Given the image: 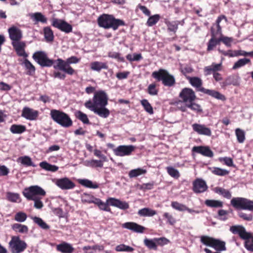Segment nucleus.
Here are the masks:
<instances>
[{
    "label": "nucleus",
    "instance_id": "nucleus-1",
    "mask_svg": "<svg viewBox=\"0 0 253 253\" xmlns=\"http://www.w3.org/2000/svg\"><path fill=\"white\" fill-rule=\"evenodd\" d=\"M79 61V59L75 56H71L66 60L58 58L54 60L53 68L63 71L68 75H72L75 73V71L70 66V64L78 63Z\"/></svg>",
    "mask_w": 253,
    "mask_h": 253
},
{
    "label": "nucleus",
    "instance_id": "nucleus-2",
    "mask_svg": "<svg viewBox=\"0 0 253 253\" xmlns=\"http://www.w3.org/2000/svg\"><path fill=\"white\" fill-rule=\"evenodd\" d=\"M98 23L100 27L105 29L112 28L117 30L119 26L125 25L124 22L120 19H115L113 16L103 14L98 19Z\"/></svg>",
    "mask_w": 253,
    "mask_h": 253
},
{
    "label": "nucleus",
    "instance_id": "nucleus-3",
    "mask_svg": "<svg viewBox=\"0 0 253 253\" xmlns=\"http://www.w3.org/2000/svg\"><path fill=\"white\" fill-rule=\"evenodd\" d=\"M50 115L54 121L62 126L67 127L72 125L71 119L64 112L53 109L51 110Z\"/></svg>",
    "mask_w": 253,
    "mask_h": 253
},
{
    "label": "nucleus",
    "instance_id": "nucleus-4",
    "mask_svg": "<svg viewBox=\"0 0 253 253\" xmlns=\"http://www.w3.org/2000/svg\"><path fill=\"white\" fill-rule=\"evenodd\" d=\"M222 18H224V17H219L216 20L217 24L215 26L216 31L215 32L214 31V26L212 27L211 29V38L208 42L207 48L208 51L212 50L213 48L220 42L218 35L219 36H221V29L219 24Z\"/></svg>",
    "mask_w": 253,
    "mask_h": 253
},
{
    "label": "nucleus",
    "instance_id": "nucleus-5",
    "mask_svg": "<svg viewBox=\"0 0 253 253\" xmlns=\"http://www.w3.org/2000/svg\"><path fill=\"white\" fill-rule=\"evenodd\" d=\"M108 96L104 91L99 90L94 93L93 98V102L90 100L86 101L84 105L86 108V105L88 103L91 104L88 105L90 106H94L95 107H105L108 104Z\"/></svg>",
    "mask_w": 253,
    "mask_h": 253
},
{
    "label": "nucleus",
    "instance_id": "nucleus-6",
    "mask_svg": "<svg viewBox=\"0 0 253 253\" xmlns=\"http://www.w3.org/2000/svg\"><path fill=\"white\" fill-rule=\"evenodd\" d=\"M200 241L203 244L212 247L217 251H223L226 250L225 243L208 236H203Z\"/></svg>",
    "mask_w": 253,
    "mask_h": 253
},
{
    "label": "nucleus",
    "instance_id": "nucleus-7",
    "mask_svg": "<svg viewBox=\"0 0 253 253\" xmlns=\"http://www.w3.org/2000/svg\"><path fill=\"white\" fill-rule=\"evenodd\" d=\"M8 245L11 253H21L24 252L27 247L26 242L17 236H12Z\"/></svg>",
    "mask_w": 253,
    "mask_h": 253
},
{
    "label": "nucleus",
    "instance_id": "nucleus-8",
    "mask_svg": "<svg viewBox=\"0 0 253 253\" xmlns=\"http://www.w3.org/2000/svg\"><path fill=\"white\" fill-rule=\"evenodd\" d=\"M152 76L158 81H162L164 84L166 86H172L175 82L174 77L164 69H160L158 71L153 72Z\"/></svg>",
    "mask_w": 253,
    "mask_h": 253
},
{
    "label": "nucleus",
    "instance_id": "nucleus-9",
    "mask_svg": "<svg viewBox=\"0 0 253 253\" xmlns=\"http://www.w3.org/2000/svg\"><path fill=\"white\" fill-rule=\"evenodd\" d=\"M33 59L42 67H50L54 65V61L49 59L44 51H37L32 56Z\"/></svg>",
    "mask_w": 253,
    "mask_h": 253
},
{
    "label": "nucleus",
    "instance_id": "nucleus-10",
    "mask_svg": "<svg viewBox=\"0 0 253 253\" xmlns=\"http://www.w3.org/2000/svg\"><path fill=\"white\" fill-rule=\"evenodd\" d=\"M231 204L236 209L253 211V201L244 198H234Z\"/></svg>",
    "mask_w": 253,
    "mask_h": 253
},
{
    "label": "nucleus",
    "instance_id": "nucleus-11",
    "mask_svg": "<svg viewBox=\"0 0 253 253\" xmlns=\"http://www.w3.org/2000/svg\"><path fill=\"white\" fill-rule=\"evenodd\" d=\"M23 194L28 200H34V198H39L38 196H44L45 192L41 187L35 185L25 188Z\"/></svg>",
    "mask_w": 253,
    "mask_h": 253
},
{
    "label": "nucleus",
    "instance_id": "nucleus-12",
    "mask_svg": "<svg viewBox=\"0 0 253 253\" xmlns=\"http://www.w3.org/2000/svg\"><path fill=\"white\" fill-rule=\"evenodd\" d=\"M134 149L135 146L131 145H120L116 148L113 149V152L117 156L124 157L130 155Z\"/></svg>",
    "mask_w": 253,
    "mask_h": 253
},
{
    "label": "nucleus",
    "instance_id": "nucleus-13",
    "mask_svg": "<svg viewBox=\"0 0 253 253\" xmlns=\"http://www.w3.org/2000/svg\"><path fill=\"white\" fill-rule=\"evenodd\" d=\"M54 183L62 190L72 189L75 186L74 183L67 177L56 179Z\"/></svg>",
    "mask_w": 253,
    "mask_h": 253
},
{
    "label": "nucleus",
    "instance_id": "nucleus-14",
    "mask_svg": "<svg viewBox=\"0 0 253 253\" xmlns=\"http://www.w3.org/2000/svg\"><path fill=\"white\" fill-rule=\"evenodd\" d=\"M179 97L186 105L191 101H194L196 99L195 92L192 89L189 88H183L179 94Z\"/></svg>",
    "mask_w": 253,
    "mask_h": 253
},
{
    "label": "nucleus",
    "instance_id": "nucleus-15",
    "mask_svg": "<svg viewBox=\"0 0 253 253\" xmlns=\"http://www.w3.org/2000/svg\"><path fill=\"white\" fill-rule=\"evenodd\" d=\"M52 25L66 33H69L72 31V26L70 24L60 19H53Z\"/></svg>",
    "mask_w": 253,
    "mask_h": 253
},
{
    "label": "nucleus",
    "instance_id": "nucleus-16",
    "mask_svg": "<svg viewBox=\"0 0 253 253\" xmlns=\"http://www.w3.org/2000/svg\"><path fill=\"white\" fill-rule=\"evenodd\" d=\"M11 44L17 54L19 56L26 58L28 54L25 52L26 43L23 41L12 42Z\"/></svg>",
    "mask_w": 253,
    "mask_h": 253
},
{
    "label": "nucleus",
    "instance_id": "nucleus-17",
    "mask_svg": "<svg viewBox=\"0 0 253 253\" xmlns=\"http://www.w3.org/2000/svg\"><path fill=\"white\" fill-rule=\"evenodd\" d=\"M107 203L113 207L125 210L129 208V204L125 202L114 198H109L106 200Z\"/></svg>",
    "mask_w": 253,
    "mask_h": 253
},
{
    "label": "nucleus",
    "instance_id": "nucleus-18",
    "mask_svg": "<svg viewBox=\"0 0 253 253\" xmlns=\"http://www.w3.org/2000/svg\"><path fill=\"white\" fill-rule=\"evenodd\" d=\"M90 104V103L87 104L86 108L97 114L100 117L107 118L109 116L110 111L107 108H105V107H95L94 106H90L88 105Z\"/></svg>",
    "mask_w": 253,
    "mask_h": 253
},
{
    "label": "nucleus",
    "instance_id": "nucleus-19",
    "mask_svg": "<svg viewBox=\"0 0 253 253\" xmlns=\"http://www.w3.org/2000/svg\"><path fill=\"white\" fill-rule=\"evenodd\" d=\"M192 127L193 130L200 135L208 136H210L211 135V129L204 125L195 123L192 125Z\"/></svg>",
    "mask_w": 253,
    "mask_h": 253
},
{
    "label": "nucleus",
    "instance_id": "nucleus-20",
    "mask_svg": "<svg viewBox=\"0 0 253 253\" xmlns=\"http://www.w3.org/2000/svg\"><path fill=\"white\" fill-rule=\"evenodd\" d=\"M9 38L12 42L20 41L22 38L21 30L15 26H12L8 30Z\"/></svg>",
    "mask_w": 253,
    "mask_h": 253
},
{
    "label": "nucleus",
    "instance_id": "nucleus-21",
    "mask_svg": "<svg viewBox=\"0 0 253 253\" xmlns=\"http://www.w3.org/2000/svg\"><path fill=\"white\" fill-rule=\"evenodd\" d=\"M39 112L30 108L25 107L22 110L21 116L28 120H35L37 118Z\"/></svg>",
    "mask_w": 253,
    "mask_h": 253
},
{
    "label": "nucleus",
    "instance_id": "nucleus-22",
    "mask_svg": "<svg viewBox=\"0 0 253 253\" xmlns=\"http://www.w3.org/2000/svg\"><path fill=\"white\" fill-rule=\"evenodd\" d=\"M206 182L202 179L198 178L193 182V191L197 193H202L207 190Z\"/></svg>",
    "mask_w": 253,
    "mask_h": 253
},
{
    "label": "nucleus",
    "instance_id": "nucleus-23",
    "mask_svg": "<svg viewBox=\"0 0 253 253\" xmlns=\"http://www.w3.org/2000/svg\"><path fill=\"white\" fill-rule=\"evenodd\" d=\"M230 230L233 234H238L242 239L247 238L250 235V233L242 225L232 226L230 227Z\"/></svg>",
    "mask_w": 253,
    "mask_h": 253
},
{
    "label": "nucleus",
    "instance_id": "nucleus-24",
    "mask_svg": "<svg viewBox=\"0 0 253 253\" xmlns=\"http://www.w3.org/2000/svg\"><path fill=\"white\" fill-rule=\"evenodd\" d=\"M122 227L137 233H142L145 229L143 226L132 222H126L122 225Z\"/></svg>",
    "mask_w": 253,
    "mask_h": 253
},
{
    "label": "nucleus",
    "instance_id": "nucleus-25",
    "mask_svg": "<svg viewBox=\"0 0 253 253\" xmlns=\"http://www.w3.org/2000/svg\"><path fill=\"white\" fill-rule=\"evenodd\" d=\"M193 151L208 157H212L213 155V152L209 147L195 146L193 148Z\"/></svg>",
    "mask_w": 253,
    "mask_h": 253
},
{
    "label": "nucleus",
    "instance_id": "nucleus-26",
    "mask_svg": "<svg viewBox=\"0 0 253 253\" xmlns=\"http://www.w3.org/2000/svg\"><path fill=\"white\" fill-rule=\"evenodd\" d=\"M199 90L201 92L209 94V95L211 96L212 97H213L215 98H216L217 99L221 100H225V96L218 91H215L213 90L205 89L203 87H202L200 89H199Z\"/></svg>",
    "mask_w": 253,
    "mask_h": 253
},
{
    "label": "nucleus",
    "instance_id": "nucleus-27",
    "mask_svg": "<svg viewBox=\"0 0 253 253\" xmlns=\"http://www.w3.org/2000/svg\"><path fill=\"white\" fill-rule=\"evenodd\" d=\"M221 70V63L219 64L213 63L211 65L205 67L204 72L205 75L207 76L211 74V73L214 74L217 71H220Z\"/></svg>",
    "mask_w": 253,
    "mask_h": 253
},
{
    "label": "nucleus",
    "instance_id": "nucleus-28",
    "mask_svg": "<svg viewBox=\"0 0 253 253\" xmlns=\"http://www.w3.org/2000/svg\"><path fill=\"white\" fill-rule=\"evenodd\" d=\"M57 251L62 253H72L74 250L72 246L66 242H63L56 246Z\"/></svg>",
    "mask_w": 253,
    "mask_h": 253
},
{
    "label": "nucleus",
    "instance_id": "nucleus-29",
    "mask_svg": "<svg viewBox=\"0 0 253 253\" xmlns=\"http://www.w3.org/2000/svg\"><path fill=\"white\" fill-rule=\"evenodd\" d=\"M6 199L7 201L12 203H20L22 201L19 193L12 192H7L6 193Z\"/></svg>",
    "mask_w": 253,
    "mask_h": 253
},
{
    "label": "nucleus",
    "instance_id": "nucleus-30",
    "mask_svg": "<svg viewBox=\"0 0 253 253\" xmlns=\"http://www.w3.org/2000/svg\"><path fill=\"white\" fill-rule=\"evenodd\" d=\"M90 69L92 70L99 72L102 69H107L108 65L106 63L94 61L91 63Z\"/></svg>",
    "mask_w": 253,
    "mask_h": 253
},
{
    "label": "nucleus",
    "instance_id": "nucleus-31",
    "mask_svg": "<svg viewBox=\"0 0 253 253\" xmlns=\"http://www.w3.org/2000/svg\"><path fill=\"white\" fill-rule=\"evenodd\" d=\"M22 65L24 67L25 70L27 72V74L33 75L35 72V67L27 59H24Z\"/></svg>",
    "mask_w": 253,
    "mask_h": 253
},
{
    "label": "nucleus",
    "instance_id": "nucleus-32",
    "mask_svg": "<svg viewBox=\"0 0 253 253\" xmlns=\"http://www.w3.org/2000/svg\"><path fill=\"white\" fill-rule=\"evenodd\" d=\"M39 165L41 168L47 171L55 172L58 169L57 166L51 165L45 161L41 162Z\"/></svg>",
    "mask_w": 253,
    "mask_h": 253
},
{
    "label": "nucleus",
    "instance_id": "nucleus-33",
    "mask_svg": "<svg viewBox=\"0 0 253 253\" xmlns=\"http://www.w3.org/2000/svg\"><path fill=\"white\" fill-rule=\"evenodd\" d=\"M17 162L18 163H21V164L27 167L32 166L33 167H35L36 166L32 162L31 158L27 156L19 157L17 160Z\"/></svg>",
    "mask_w": 253,
    "mask_h": 253
},
{
    "label": "nucleus",
    "instance_id": "nucleus-34",
    "mask_svg": "<svg viewBox=\"0 0 253 253\" xmlns=\"http://www.w3.org/2000/svg\"><path fill=\"white\" fill-rule=\"evenodd\" d=\"M138 214L141 216H153L156 211L149 208H145L138 211Z\"/></svg>",
    "mask_w": 253,
    "mask_h": 253
},
{
    "label": "nucleus",
    "instance_id": "nucleus-35",
    "mask_svg": "<svg viewBox=\"0 0 253 253\" xmlns=\"http://www.w3.org/2000/svg\"><path fill=\"white\" fill-rule=\"evenodd\" d=\"M213 191L216 193L220 195L227 199H229L231 198V194L230 192L228 190L221 187H217L214 188Z\"/></svg>",
    "mask_w": 253,
    "mask_h": 253
},
{
    "label": "nucleus",
    "instance_id": "nucleus-36",
    "mask_svg": "<svg viewBox=\"0 0 253 253\" xmlns=\"http://www.w3.org/2000/svg\"><path fill=\"white\" fill-rule=\"evenodd\" d=\"M12 229L15 232L20 233H27L28 232V228L26 225L19 223H14L11 226Z\"/></svg>",
    "mask_w": 253,
    "mask_h": 253
},
{
    "label": "nucleus",
    "instance_id": "nucleus-37",
    "mask_svg": "<svg viewBox=\"0 0 253 253\" xmlns=\"http://www.w3.org/2000/svg\"><path fill=\"white\" fill-rule=\"evenodd\" d=\"M79 182L82 185H83L86 187L92 188V189H96L98 188V185L96 183H93L91 181L86 179H79Z\"/></svg>",
    "mask_w": 253,
    "mask_h": 253
},
{
    "label": "nucleus",
    "instance_id": "nucleus-38",
    "mask_svg": "<svg viewBox=\"0 0 253 253\" xmlns=\"http://www.w3.org/2000/svg\"><path fill=\"white\" fill-rule=\"evenodd\" d=\"M10 131L14 134H20L26 130V127L23 125H13L10 128Z\"/></svg>",
    "mask_w": 253,
    "mask_h": 253
},
{
    "label": "nucleus",
    "instance_id": "nucleus-39",
    "mask_svg": "<svg viewBox=\"0 0 253 253\" xmlns=\"http://www.w3.org/2000/svg\"><path fill=\"white\" fill-rule=\"evenodd\" d=\"M205 203L207 206L211 208H221L223 206L222 202L219 200H206Z\"/></svg>",
    "mask_w": 253,
    "mask_h": 253
},
{
    "label": "nucleus",
    "instance_id": "nucleus-40",
    "mask_svg": "<svg viewBox=\"0 0 253 253\" xmlns=\"http://www.w3.org/2000/svg\"><path fill=\"white\" fill-rule=\"evenodd\" d=\"M187 79L193 86L200 88V89L202 88V81L200 78L198 77H188Z\"/></svg>",
    "mask_w": 253,
    "mask_h": 253
},
{
    "label": "nucleus",
    "instance_id": "nucleus-41",
    "mask_svg": "<svg viewBox=\"0 0 253 253\" xmlns=\"http://www.w3.org/2000/svg\"><path fill=\"white\" fill-rule=\"evenodd\" d=\"M146 173V170L138 168L131 170L128 173V175L130 178L135 177L140 175L144 174Z\"/></svg>",
    "mask_w": 253,
    "mask_h": 253
},
{
    "label": "nucleus",
    "instance_id": "nucleus-42",
    "mask_svg": "<svg viewBox=\"0 0 253 253\" xmlns=\"http://www.w3.org/2000/svg\"><path fill=\"white\" fill-rule=\"evenodd\" d=\"M84 165L87 167L101 168L103 166V163H102V161L97 160H91L86 161L84 162Z\"/></svg>",
    "mask_w": 253,
    "mask_h": 253
},
{
    "label": "nucleus",
    "instance_id": "nucleus-43",
    "mask_svg": "<svg viewBox=\"0 0 253 253\" xmlns=\"http://www.w3.org/2000/svg\"><path fill=\"white\" fill-rule=\"evenodd\" d=\"M44 38L46 41L51 42L53 40L54 36L51 29L48 27H45L43 29Z\"/></svg>",
    "mask_w": 253,
    "mask_h": 253
},
{
    "label": "nucleus",
    "instance_id": "nucleus-44",
    "mask_svg": "<svg viewBox=\"0 0 253 253\" xmlns=\"http://www.w3.org/2000/svg\"><path fill=\"white\" fill-rule=\"evenodd\" d=\"M186 107L197 113H201L202 112V109L201 106L198 104L194 102V101H191V102H189L186 105Z\"/></svg>",
    "mask_w": 253,
    "mask_h": 253
},
{
    "label": "nucleus",
    "instance_id": "nucleus-45",
    "mask_svg": "<svg viewBox=\"0 0 253 253\" xmlns=\"http://www.w3.org/2000/svg\"><path fill=\"white\" fill-rule=\"evenodd\" d=\"M115 250L117 252H126L127 253H131L134 251V249L130 246L126 245L125 244H120L118 245L115 248Z\"/></svg>",
    "mask_w": 253,
    "mask_h": 253
},
{
    "label": "nucleus",
    "instance_id": "nucleus-46",
    "mask_svg": "<svg viewBox=\"0 0 253 253\" xmlns=\"http://www.w3.org/2000/svg\"><path fill=\"white\" fill-rule=\"evenodd\" d=\"M27 218V214L23 211H19L16 213L14 215V220L18 222H24Z\"/></svg>",
    "mask_w": 253,
    "mask_h": 253
},
{
    "label": "nucleus",
    "instance_id": "nucleus-47",
    "mask_svg": "<svg viewBox=\"0 0 253 253\" xmlns=\"http://www.w3.org/2000/svg\"><path fill=\"white\" fill-rule=\"evenodd\" d=\"M75 115L76 117L81 121L83 123L88 124H89V120L85 114L83 113L80 111H78L76 112Z\"/></svg>",
    "mask_w": 253,
    "mask_h": 253
},
{
    "label": "nucleus",
    "instance_id": "nucleus-48",
    "mask_svg": "<svg viewBox=\"0 0 253 253\" xmlns=\"http://www.w3.org/2000/svg\"><path fill=\"white\" fill-rule=\"evenodd\" d=\"M32 17L37 22H41L43 23H46L47 22L46 17L40 12H36L33 14Z\"/></svg>",
    "mask_w": 253,
    "mask_h": 253
},
{
    "label": "nucleus",
    "instance_id": "nucleus-49",
    "mask_svg": "<svg viewBox=\"0 0 253 253\" xmlns=\"http://www.w3.org/2000/svg\"><path fill=\"white\" fill-rule=\"evenodd\" d=\"M245 241V248L250 251L253 252V237L250 233L247 238L244 239Z\"/></svg>",
    "mask_w": 253,
    "mask_h": 253
},
{
    "label": "nucleus",
    "instance_id": "nucleus-50",
    "mask_svg": "<svg viewBox=\"0 0 253 253\" xmlns=\"http://www.w3.org/2000/svg\"><path fill=\"white\" fill-rule=\"evenodd\" d=\"M33 221L38 224L43 229H48L49 228V226L43 220L38 217H32Z\"/></svg>",
    "mask_w": 253,
    "mask_h": 253
},
{
    "label": "nucleus",
    "instance_id": "nucleus-51",
    "mask_svg": "<svg viewBox=\"0 0 253 253\" xmlns=\"http://www.w3.org/2000/svg\"><path fill=\"white\" fill-rule=\"evenodd\" d=\"M250 62V60L247 58L240 59L235 63L233 69H236L246 65Z\"/></svg>",
    "mask_w": 253,
    "mask_h": 253
},
{
    "label": "nucleus",
    "instance_id": "nucleus-52",
    "mask_svg": "<svg viewBox=\"0 0 253 253\" xmlns=\"http://www.w3.org/2000/svg\"><path fill=\"white\" fill-rule=\"evenodd\" d=\"M211 172L213 174L219 176H224L229 173L228 170L216 167L213 168L211 170Z\"/></svg>",
    "mask_w": 253,
    "mask_h": 253
},
{
    "label": "nucleus",
    "instance_id": "nucleus-53",
    "mask_svg": "<svg viewBox=\"0 0 253 253\" xmlns=\"http://www.w3.org/2000/svg\"><path fill=\"white\" fill-rule=\"evenodd\" d=\"M160 16L159 14H155L150 16L147 22V24L148 26H152L155 25L160 20Z\"/></svg>",
    "mask_w": 253,
    "mask_h": 253
},
{
    "label": "nucleus",
    "instance_id": "nucleus-54",
    "mask_svg": "<svg viewBox=\"0 0 253 253\" xmlns=\"http://www.w3.org/2000/svg\"><path fill=\"white\" fill-rule=\"evenodd\" d=\"M141 104L143 106L144 109L146 112H147L150 114H152L153 113V108L147 100H142L141 101Z\"/></svg>",
    "mask_w": 253,
    "mask_h": 253
},
{
    "label": "nucleus",
    "instance_id": "nucleus-55",
    "mask_svg": "<svg viewBox=\"0 0 253 253\" xmlns=\"http://www.w3.org/2000/svg\"><path fill=\"white\" fill-rule=\"evenodd\" d=\"M167 172L169 173V175H170L171 177L175 178H178L180 176V173L179 171L171 167H168L167 168Z\"/></svg>",
    "mask_w": 253,
    "mask_h": 253
},
{
    "label": "nucleus",
    "instance_id": "nucleus-56",
    "mask_svg": "<svg viewBox=\"0 0 253 253\" xmlns=\"http://www.w3.org/2000/svg\"><path fill=\"white\" fill-rule=\"evenodd\" d=\"M156 243L157 242L155 241V239L153 240H150L146 238L144 240V245L150 249H157V245Z\"/></svg>",
    "mask_w": 253,
    "mask_h": 253
},
{
    "label": "nucleus",
    "instance_id": "nucleus-57",
    "mask_svg": "<svg viewBox=\"0 0 253 253\" xmlns=\"http://www.w3.org/2000/svg\"><path fill=\"white\" fill-rule=\"evenodd\" d=\"M235 133L238 142L243 143L245 139V132L240 128H237L235 130Z\"/></svg>",
    "mask_w": 253,
    "mask_h": 253
},
{
    "label": "nucleus",
    "instance_id": "nucleus-58",
    "mask_svg": "<svg viewBox=\"0 0 253 253\" xmlns=\"http://www.w3.org/2000/svg\"><path fill=\"white\" fill-rule=\"evenodd\" d=\"M108 56L109 57L117 59L118 61L124 62L125 59L124 57H121L120 53L115 51H110Z\"/></svg>",
    "mask_w": 253,
    "mask_h": 253
},
{
    "label": "nucleus",
    "instance_id": "nucleus-59",
    "mask_svg": "<svg viewBox=\"0 0 253 253\" xmlns=\"http://www.w3.org/2000/svg\"><path fill=\"white\" fill-rule=\"evenodd\" d=\"M126 59L129 61L130 62H132L134 61H139L142 58V55L141 54H136L134 53L133 54H127L126 56Z\"/></svg>",
    "mask_w": 253,
    "mask_h": 253
},
{
    "label": "nucleus",
    "instance_id": "nucleus-60",
    "mask_svg": "<svg viewBox=\"0 0 253 253\" xmlns=\"http://www.w3.org/2000/svg\"><path fill=\"white\" fill-rule=\"evenodd\" d=\"M171 207L179 211H185L186 209V206L184 205L180 204L177 202H173L171 203Z\"/></svg>",
    "mask_w": 253,
    "mask_h": 253
},
{
    "label": "nucleus",
    "instance_id": "nucleus-61",
    "mask_svg": "<svg viewBox=\"0 0 253 253\" xmlns=\"http://www.w3.org/2000/svg\"><path fill=\"white\" fill-rule=\"evenodd\" d=\"M88 249L92 250H98L99 251H102L104 249V247L103 246L100 245H95L93 246H85L83 248V250H84L85 253H93V252H87V250Z\"/></svg>",
    "mask_w": 253,
    "mask_h": 253
},
{
    "label": "nucleus",
    "instance_id": "nucleus-62",
    "mask_svg": "<svg viewBox=\"0 0 253 253\" xmlns=\"http://www.w3.org/2000/svg\"><path fill=\"white\" fill-rule=\"evenodd\" d=\"M218 160L220 162H224V164L228 167H232L234 166L233 160L229 157H220Z\"/></svg>",
    "mask_w": 253,
    "mask_h": 253
},
{
    "label": "nucleus",
    "instance_id": "nucleus-63",
    "mask_svg": "<svg viewBox=\"0 0 253 253\" xmlns=\"http://www.w3.org/2000/svg\"><path fill=\"white\" fill-rule=\"evenodd\" d=\"M148 92L151 95H156L158 94V90L156 89L155 84H152L148 86Z\"/></svg>",
    "mask_w": 253,
    "mask_h": 253
},
{
    "label": "nucleus",
    "instance_id": "nucleus-64",
    "mask_svg": "<svg viewBox=\"0 0 253 253\" xmlns=\"http://www.w3.org/2000/svg\"><path fill=\"white\" fill-rule=\"evenodd\" d=\"M238 215L241 218L247 221H252L253 219L252 214H247L241 211L238 212Z\"/></svg>",
    "mask_w": 253,
    "mask_h": 253
}]
</instances>
